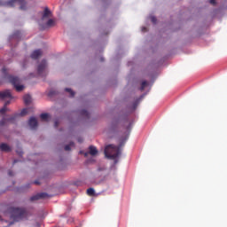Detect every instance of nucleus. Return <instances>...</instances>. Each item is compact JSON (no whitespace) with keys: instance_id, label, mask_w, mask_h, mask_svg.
I'll return each mask as SVG.
<instances>
[{"instance_id":"obj_1","label":"nucleus","mask_w":227,"mask_h":227,"mask_svg":"<svg viewBox=\"0 0 227 227\" xmlns=\"http://www.w3.org/2000/svg\"><path fill=\"white\" fill-rule=\"evenodd\" d=\"M121 153V152L120 151V147L114 145H108L105 148V157H106V159L115 160V159L120 157Z\"/></svg>"},{"instance_id":"obj_2","label":"nucleus","mask_w":227,"mask_h":227,"mask_svg":"<svg viewBox=\"0 0 227 227\" xmlns=\"http://www.w3.org/2000/svg\"><path fill=\"white\" fill-rule=\"evenodd\" d=\"M11 217L13 221H22L27 217V211L24 208L12 207L11 209Z\"/></svg>"},{"instance_id":"obj_3","label":"nucleus","mask_w":227,"mask_h":227,"mask_svg":"<svg viewBox=\"0 0 227 227\" xmlns=\"http://www.w3.org/2000/svg\"><path fill=\"white\" fill-rule=\"evenodd\" d=\"M9 82L14 86L16 91H22L24 85H20V79L17 76H9Z\"/></svg>"},{"instance_id":"obj_4","label":"nucleus","mask_w":227,"mask_h":227,"mask_svg":"<svg viewBox=\"0 0 227 227\" xmlns=\"http://www.w3.org/2000/svg\"><path fill=\"white\" fill-rule=\"evenodd\" d=\"M47 68V61L43 60L41 64L37 67V74L41 77H44V75H47V71L45 70Z\"/></svg>"},{"instance_id":"obj_5","label":"nucleus","mask_w":227,"mask_h":227,"mask_svg":"<svg viewBox=\"0 0 227 227\" xmlns=\"http://www.w3.org/2000/svg\"><path fill=\"white\" fill-rule=\"evenodd\" d=\"M19 3L20 4V10H26V0H10L6 3L7 6L11 8L15 6V4Z\"/></svg>"},{"instance_id":"obj_6","label":"nucleus","mask_w":227,"mask_h":227,"mask_svg":"<svg viewBox=\"0 0 227 227\" xmlns=\"http://www.w3.org/2000/svg\"><path fill=\"white\" fill-rule=\"evenodd\" d=\"M45 198H51V196L45 192H41L30 197V201H38V200H45Z\"/></svg>"},{"instance_id":"obj_7","label":"nucleus","mask_w":227,"mask_h":227,"mask_svg":"<svg viewBox=\"0 0 227 227\" xmlns=\"http://www.w3.org/2000/svg\"><path fill=\"white\" fill-rule=\"evenodd\" d=\"M27 113V109L24 108L20 114H16L12 117H10L9 119H7V121H10L11 123H15L17 118H19V116H26V114Z\"/></svg>"},{"instance_id":"obj_8","label":"nucleus","mask_w":227,"mask_h":227,"mask_svg":"<svg viewBox=\"0 0 227 227\" xmlns=\"http://www.w3.org/2000/svg\"><path fill=\"white\" fill-rule=\"evenodd\" d=\"M97 153H98V150H97V147L90 145L89 147V153H85L84 157H88V155H91L92 157H94V155H97Z\"/></svg>"},{"instance_id":"obj_9","label":"nucleus","mask_w":227,"mask_h":227,"mask_svg":"<svg viewBox=\"0 0 227 227\" xmlns=\"http://www.w3.org/2000/svg\"><path fill=\"white\" fill-rule=\"evenodd\" d=\"M28 125L31 129H35L38 127V121L35 117H31L28 121Z\"/></svg>"},{"instance_id":"obj_10","label":"nucleus","mask_w":227,"mask_h":227,"mask_svg":"<svg viewBox=\"0 0 227 227\" xmlns=\"http://www.w3.org/2000/svg\"><path fill=\"white\" fill-rule=\"evenodd\" d=\"M0 98L4 99V98H12V92L10 90H4L0 92Z\"/></svg>"},{"instance_id":"obj_11","label":"nucleus","mask_w":227,"mask_h":227,"mask_svg":"<svg viewBox=\"0 0 227 227\" xmlns=\"http://www.w3.org/2000/svg\"><path fill=\"white\" fill-rule=\"evenodd\" d=\"M42 54H43L42 50H35L32 52L31 58L32 59H38V58H40Z\"/></svg>"},{"instance_id":"obj_12","label":"nucleus","mask_w":227,"mask_h":227,"mask_svg":"<svg viewBox=\"0 0 227 227\" xmlns=\"http://www.w3.org/2000/svg\"><path fill=\"white\" fill-rule=\"evenodd\" d=\"M0 151L1 152H12V147H10V145H8V144H1L0 145Z\"/></svg>"},{"instance_id":"obj_13","label":"nucleus","mask_w":227,"mask_h":227,"mask_svg":"<svg viewBox=\"0 0 227 227\" xmlns=\"http://www.w3.org/2000/svg\"><path fill=\"white\" fill-rule=\"evenodd\" d=\"M23 100H24V104L26 106H29V104H31V96L30 95H25L23 97Z\"/></svg>"},{"instance_id":"obj_14","label":"nucleus","mask_w":227,"mask_h":227,"mask_svg":"<svg viewBox=\"0 0 227 227\" xmlns=\"http://www.w3.org/2000/svg\"><path fill=\"white\" fill-rule=\"evenodd\" d=\"M48 17H51V11L46 7L43 14V19H48Z\"/></svg>"},{"instance_id":"obj_15","label":"nucleus","mask_w":227,"mask_h":227,"mask_svg":"<svg viewBox=\"0 0 227 227\" xmlns=\"http://www.w3.org/2000/svg\"><path fill=\"white\" fill-rule=\"evenodd\" d=\"M40 118L42 121H49V114H42Z\"/></svg>"},{"instance_id":"obj_16","label":"nucleus","mask_w":227,"mask_h":227,"mask_svg":"<svg viewBox=\"0 0 227 227\" xmlns=\"http://www.w3.org/2000/svg\"><path fill=\"white\" fill-rule=\"evenodd\" d=\"M80 114L84 118H90V113H88L86 110H81Z\"/></svg>"},{"instance_id":"obj_17","label":"nucleus","mask_w":227,"mask_h":227,"mask_svg":"<svg viewBox=\"0 0 227 227\" xmlns=\"http://www.w3.org/2000/svg\"><path fill=\"white\" fill-rule=\"evenodd\" d=\"M148 86V82L144 81L141 83V87H140V91H145V88H146Z\"/></svg>"},{"instance_id":"obj_18","label":"nucleus","mask_w":227,"mask_h":227,"mask_svg":"<svg viewBox=\"0 0 227 227\" xmlns=\"http://www.w3.org/2000/svg\"><path fill=\"white\" fill-rule=\"evenodd\" d=\"M87 194L88 196H95V189L93 188L87 189Z\"/></svg>"},{"instance_id":"obj_19","label":"nucleus","mask_w":227,"mask_h":227,"mask_svg":"<svg viewBox=\"0 0 227 227\" xmlns=\"http://www.w3.org/2000/svg\"><path fill=\"white\" fill-rule=\"evenodd\" d=\"M65 91H67V93H69L70 97H75V92L74 90H72V89H68V88H66L65 89Z\"/></svg>"},{"instance_id":"obj_20","label":"nucleus","mask_w":227,"mask_h":227,"mask_svg":"<svg viewBox=\"0 0 227 227\" xmlns=\"http://www.w3.org/2000/svg\"><path fill=\"white\" fill-rule=\"evenodd\" d=\"M118 129V121H113L111 125V130H116Z\"/></svg>"},{"instance_id":"obj_21","label":"nucleus","mask_w":227,"mask_h":227,"mask_svg":"<svg viewBox=\"0 0 227 227\" xmlns=\"http://www.w3.org/2000/svg\"><path fill=\"white\" fill-rule=\"evenodd\" d=\"M74 142H71V143H69V145H67L65 147H64V150L66 151V152H70V150H71V148H70V146H74Z\"/></svg>"},{"instance_id":"obj_22","label":"nucleus","mask_w":227,"mask_h":227,"mask_svg":"<svg viewBox=\"0 0 227 227\" xmlns=\"http://www.w3.org/2000/svg\"><path fill=\"white\" fill-rule=\"evenodd\" d=\"M47 27H52L54 26V20H49L46 23Z\"/></svg>"},{"instance_id":"obj_23","label":"nucleus","mask_w":227,"mask_h":227,"mask_svg":"<svg viewBox=\"0 0 227 227\" xmlns=\"http://www.w3.org/2000/svg\"><path fill=\"white\" fill-rule=\"evenodd\" d=\"M8 111V108L6 106H4L2 109H0V114H4Z\"/></svg>"},{"instance_id":"obj_24","label":"nucleus","mask_w":227,"mask_h":227,"mask_svg":"<svg viewBox=\"0 0 227 227\" xmlns=\"http://www.w3.org/2000/svg\"><path fill=\"white\" fill-rule=\"evenodd\" d=\"M151 21L153 22V24H157V18L155 16H152Z\"/></svg>"},{"instance_id":"obj_25","label":"nucleus","mask_w":227,"mask_h":227,"mask_svg":"<svg viewBox=\"0 0 227 227\" xmlns=\"http://www.w3.org/2000/svg\"><path fill=\"white\" fill-rule=\"evenodd\" d=\"M6 123V119H2V121H0V127H3L4 124Z\"/></svg>"},{"instance_id":"obj_26","label":"nucleus","mask_w":227,"mask_h":227,"mask_svg":"<svg viewBox=\"0 0 227 227\" xmlns=\"http://www.w3.org/2000/svg\"><path fill=\"white\" fill-rule=\"evenodd\" d=\"M59 125V121H58V120L55 121V122H54L55 129H58Z\"/></svg>"},{"instance_id":"obj_27","label":"nucleus","mask_w":227,"mask_h":227,"mask_svg":"<svg viewBox=\"0 0 227 227\" xmlns=\"http://www.w3.org/2000/svg\"><path fill=\"white\" fill-rule=\"evenodd\" d=\"M16 153H18V155H20V157H22V154L24 153H22V151H16Z\"/></svg>"},{"instance_id":"obj_28","label":"nucleus","mask_w":227,"mask_h":227,"mask_svg":"<svg viewBox=\"0 0 227 227\" xmlns=\"http://www.w3.org/2000/svg\"><path fill=\"white\" fill-rule=\"evenodd\" d=\"M146 31H148V29L146 28V27H142V32H143V33H146Z\"/></svg>"},{"instance_id":"obj_29","label":"nucleus","mask_w":227,"mask_h":227,"mask_svg":"<svg viewBox=\"0 0 227 227\" xmlns=\"http://www.w3.org/2000/svg\"><path fill=\"white\" fill-rule=\"evenodd\" d=\"M8 175H9V176H13V171L9 170V171H8Z\"/></svg>"},{"instance_id":"obj_30","label":"nucleus","mask_w":227,"mask_h":227,"mask_svg":"<svg viewBox=\"0 0 227 227\" xmlns=\"http://www.w3.org/2000/svg\"><path fill=\"white\" fill-rule=\"evenodd\" d=\"M34 184H35V185H40V181L36 180V181L34 182Z\"/></svg>"},{"instance_id":"obj_31","label":"nucleus","mask_w":227,"mask_h":227,"mask_svg":"<svg viewBox=\"0 0 227 227\" xmlns=\"http://www.w3.org/2000/svg\"><path fill=\"white\" fill-rule=\"evenodd\" d=\"M209 3L210 4H215V0H210Z\"/></svg>"},{"instance_id":"obj_32","label":"nucleus","mask_w":227,"mask_h":227,"mask_svg":"<svg viewBox=\"0 0 227 227\" xmlns=\"http://www.w3.org/2000/svg\"><path fill=\"white\" fill-rule=\"evenodd\" d=\"M136 107H137V101L134 104V109H136Z\"/></svg>"},{"instance_id":"obj_33","label":"nucleus","mask_w":227,"mask_h":227,"mask_svg":"<svg viewBox=\"0 0 227 227\" xmlns=\"http://www.w3.org/2000/svg\"><path fill=\"white\" fill-rule=\"evenodd\" d=\"M8 104H10V101L5 102L4 106L6 107V106H8Z\"/></svg>"},{"instance_id":"obj_34","label":"nucleus","mask_w":227,"mask_h":227,"mask_svg":"<svg viewBox=\"0 0 227 227\" xmlns=\"http://www.w3.org/2000/svg\"><path fill=\"white\" fill-rule=\"evenodd\" d=\"M78 143H82V139L78 138Z\"/></svg>"},{"instance_id":"obj_35","label":"nucleus","mask_w":227,"mask_h":227,"mask_svg":"<svg viewBox=\"0 0 227 227\" xmlns=\"http://www.w3.org/2000/svg\"><path fill=\"white\" fill-rule=\"evenodd\" d=\"M18 160H14L13 164H17Z\"/></svg>"},{"instance_id":"obj_36","label":"nucleus","mask_w":227,"mask_h":227,"mask_svg":"<svg viewBox=\"0 0 227 227\" xmlns=\"http://www.w3.org/2000/svg\"><path fill=\"white\" fill-rule=\"evenodd\" d=\"M23 68H26V62H24L23 64Z\"/></svg>"},{"instance_id":"obj_37","label":"nucleus","mask_w":227,"mask_h":227,"mask_svg":"<svg viewBox=\"0 0 227 227\" xmlns=\"http://www.w3.org/2000/svg\"><path fill=\"white\" fill-rule=\"evenodd\" d=\"M50 95H52V92H50Z\"/></svg>"}]
</instances>
